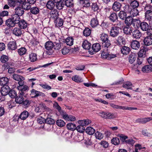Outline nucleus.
<instances>
[{"label":"nucleus","mask_w":152,"mask_h":152,"mask_svg":"<svg viewBox=\"0 0 152 152\" xmlns=\"http://www.w3.org/2000/svg\"><path fill=\"white\" fill-rule=\"evenodd\" d=\"M20 20V18L19 16L15 14H12L6 20L5 24L9 27H12L19 23Z\"/></svg>","instance_id":"nucleus-1"},{"label":"nucleus","mask_w":152,"mask_h":152,"mask_svg":"<svg viewBox=\"0 0 152 152\" xmlns=\"http://www.w3.org/2000/svg\"><path fill=\"white\" fill-rule=\"evenodd\" d=\"M100 38L102 47L107 48L110 46V41L109 39V36L107 34L102 33L100 35Z\"/></svg>","instance_id":"nucleus-2"},{"label":"nucleus","mask_w":152,"mask_h":152,"mask_svg":"<svg viewBox=\"0 0 152 152\" xmlns=\"http://www.w3.org/2000/svg\"><path fill=\"white\" fill-rule=\"evenodd\" d=\"M54 44L50 41H48L45 43V48L47 50L46 53L48 55H50L53 53V48Z\"/></svg>","instance_id":"nucleus-3"},{"label":"nucleus","mask_w":152,"mask_h":152,"mask_svg":"<svg viewBox=\"0 0 152 152\" xmlns=\"http://www.w3.org/2000/svg\"><path fill=\"white\" fill-rule=\"evenodd\" d=\"M99 115L103 118L107 119H112L116 117L115 115L113 113L104 112H99Z\"/></svg>","instance_id":"nucleus-4"},{"label":"nucleus","mask_w":152,"mask_h":152,"mask_svg":"<svg viewBox=\"0 0 152 152\" xmlns=\"http://www.w3.org/2000/svg\"><path fill=\"white\" fill-rule=\"evenodd\" d=\"M120 27L118 26H113L111 28L110 31V35L113 37H117L120 33Z\"/></svg>","instance_id":"nucleus-5"},{"label":"nucleus","mask_w":152,"mask_h":152,"mask_svg":"<svg viewBox=\"0 0 152 152\" xmlns=\"http://www.w3.org/2000/svg\"><path fill=\"white\" fill-rule=\"evenodd\" d=\"M115 43L117 45L121 47L125 44V40L122 36H119L115 39Z\"/></svg>","instance_id":"nucleus-6"},{"label":"nucleus","mask_w":152,"mask_h":152,"mask_svg":"<svg viewBox=\"0 0 152 152\" xmlns=\"http://www.w3.org/2000/svg\"><path fill=\"white\" fill-rule=\"evenodd\" d=\"M30 95H32L31 97L32 98H36L39 96H45L44 93L33 89H32L31 91Z\"/></svg>","instance_id":"nucleus-7"},{"label":"nucleus","mask_w":152,"mask_h":152,"mask_svg":"<svg viewBox=\"0 0 152 152\" xmlns=\"http://www.w3.org/2000/svg\"><path fill=\"white\" fill-rule=\"evenodd\" d=\"M152 120V118H137L135 121L136 123L144 124L151 121Z\"/></svg>","instance_id":"nucleus-8"},{"label":"nucleus","mask_w":152,"mask_h":152,"mask_svg":"<svg viewBox=\"0 0 152 152\" xmlns=\"http://www.w3.org/2000/svg\"><path fill=\"white\" fill-rule=\"evenodd\" d=\"M17 88L19 90V94L21 95H24L25 94V92L28 90V87L26 85H24L21 86H18Z\"/></svg>","instance_id":"nucleus-9"},{"label":"nucleus","mask_w":152,"mask_h":152,"mask_svg":"<svg viewBox=\"0 0 152 152\" xmlns=\"http://www.w3.org/2000/svg\"><path fill=\"white\" fill-rule=\"evenodd\" d=\"M8 48L9 50H13L17 48V46L15 41H10L7 44Z\"/></svg>","instance_id":"nucleus-10"},{"label":"nucleus","mask_w":152,"mask_h":152,"mask_svg":"<svg viewBox=\"0 0 152 152\" xmlns=\"http://www.w3.org/2000/svg\"><path fill=\"white\" fill-rule=\"evenodd\" d=\"M61 116L64 119L71 121H74L76 119L75 117L71 115H68L65 112L63 114H62Z\"/></svg>","instance_id":"nucleus-11"},{"label":"nucleus","mask_w":152,"mask_h":152,"mask_svg":"<svg viewBox=\"0 0 152 152\" xmlns=\"http://www.w3.org/2000/svg\"><path fill=\"white\" fill-rule=\"evenodd\" d=\"M144 45L145 46H149L152 45V38L151 37H146L143 40Z\"/></svg>","instance_id":"nucleus-12"},{"label":"nucleus","mask_w":152,"mask_h":152,"mask_svg":"<svg viewBox=\"0 0 152 152\" xmlns=\"http://www.w3.org/2000/svg\"><path fill=\"white\" fill-rule=\"evenodd\" d=\"M121 6V4L120 2L115 1L113 4L112 8L113 11L117 12L120 10Z\"/></svg>","instance_id":"nucleus-13"},{"label":"nucleus","mask_w":152,"mask_h":152,"mask_svg":"<svg viewBox=\"0 0 152 152\" xmlns=\"http://www.w3.org/2000/svg\"><path fill=\"white\" fill-rule=\"evenodd\" d=\"M47 9L51 10L54 9L55 6V2L52 0H49L47 2L45 3Z\"/></svg>","instance_id":"nucleus-14"},{"label":"nucleus","mask_w":152,"mask_h":152,"mask_svg":"<svg viewBox=\"0 0 152 152\" xmlns=\"http://www.w3.org/2000/svg\"><path fill=\"white\" fill-rule=\"evenodd\" d=\"M10 88L8 86H2L0 90L1 94L4 96H6L8 94Z\"/></svg>","instance_id":"nucleus-15"},{"label":"nucleus","mask_w":152,"mask_h":152,"mask_svg":"<svg viewBox=\"0 0 152 152\" xmlns=\"http://www.w3.org/2000/svg\"><path fill=\"white\" fill-rule=\"evenodd\" d=\"M132 37L136 39H140L142 33L137 29L134 30L132 32Z\"/></svg>","instance_id":"nucleus-16"},{"label":"nucleus","mask_w":152,"mask_h":152,"mask_svg":"<svg viewBox=\"0 0 152 152\" xmlns=\"http://www.w3.org/2000/svg\"><path fill=\"white\" fill-rule=\"evenodd\" d=\"M145 20L148 21L150 25V23L152 22V11L145 12Z\"/></svg>","instance_id":"nucleus-17"},{"label":"nucleus","mask_w":152,"mask_h":152,"mask_svg":"<svg viewBox=\"0 0 152 152\" xmlns=\"http://www.w3.org/2000/svg\"><path fill=\"white\" fill-rule=\"evenodd\" d=\"M29 115V113L28 111L26 110H24L21 113L18 119L20 118L23 120H25L28 117Z\"/></svg>","instance_id":"nucleus-18"},{"label":"nucleus","mask_w":152,"mask_h":152,"mask_svg":"<svg viewBox=\"0 0 152 152\" xmlns=\"http://www.w3.org/2000/svg\"><path fill=\"white\" fill-rule=\"evenodd\" d=\"M140 27L141 30L144 31H147L149 28L148 24L145 21L141 22Z\"/></svg>","instance_id":"nucleus-19"},{"label":"nucleus","mask_w":152,"mask_h":152,"mask_svg":"<svg viewBox=\"0 0 152 152\" xmlns=\"http://www.w3.org/2000/svg\"><path fill=\"white\" fill-rule=\"evenodd\" d=\"M131 46L133 49L138 50L140 47V43L137 40H133L131 42Z\"/></svg>","instance_id":"nucleus-20"},{"label":"nucleus","mask_w":152,"mask_h":152,"mask_svg":"<svg viewBox=\"0 0 152 152\" xmlns=\"http://www.w3.org/2000/svg\"><path fill=\"white\" fill-rule=\"evenodd\" d=\"M56 19L54 20L56 26L57 27H60L62 26L63 25L64 23L63 19L59 17H58Z\"/></svg>","instance_id":"nucleus-21"},{"label":"nucleus","mask_w":152,"mask_h":152,"mask_svg":"<svg viewBox=\"0 0 152 152\" xmlns=\"http://www.w3.org/2000/svg\"><path fill=\"white\" fill-rule=\"evenodd\" d=\"M49 15L51 18L54 19L58 18L59 15L58 10L56 9L51 10L49 12Z\"/></svg>","instance_id":"nucleus-22"},{"label":"nucleus","mask_w":152,"mask_h":152,"mask_svg":"<svg viewBox=\"0 0 152 152\" xmlns=\"http://www.w3.org/2000/svg\"><path fill=\"white\" fill-rule=\"evenodd\" d=\"M147 50V49L145 47V46L141 47L140 50L138 54V57L142 58L145 57V56L146 51Z\"/></svg>","instance_id":"nucleus-23"},{"label":"nucleus","mask_w":152,"mask_h":152,"mask_svg":"<svg viewBox=\"0 0 152 152\" xmlns=\"http://www.w3.org/2000/svg\"><path fill=\"white\" fill-rule=\"evenodd\" d=\"M109 20L113 23L116 22L118 19L117 14L114 12L110 13V15L108 17Z\"/></svg>","instance_id":"nucleus-24"},{"label":"nucleus","mask_w":152,"mask_h":152,"mask_svg":"<svg viewBox=\"0 0 152 152\" xmlns=\"http://www.w3.org/2000/svg\"><path fill=\"white\" fill-rule=\"evenodd\" d=\"M99 24V21L96 17L92 18L90 21V25L93 28L97 26Z\"/></svg>","instance_id":"nucleus-25"},{"label":"nucleus","mask_w":152,"mask_h":152,"mask_svg":"<svg viewBox=\"0 0 152 152\" xmlns=\"http://www.w3.org/2000/svg\"><path fill=\"white\" fill-rule=\"evenodd\" d=\"M93 52L96 53L99 51L101 48V46L99 43H96L93 44L91 47Z\"/></svg>","instance_id":"nucleus-26"},{"label":"nucleus","mask_w":152,"mask_h":152,"mask_svg":"<svg viewBox=\"0 0 152 152\" xmlns=\"http://www.w3.org/2000/svg\"><path fill=\"white\" fill-rule=\"evenodd\" d=\"M19 95L16 96L15 98V101L16 103L21 104L24 100V99L23 96L24 95H21L19 93Z\"/></svg>","instance_id":"nucleus-27"},{"label":"nucleus","mask_w":152,"mask_h":152,"mask_svg":"<svg viewBox=\"0 0 152 152\" xmlns=\"http://www.w3.org/2000/svg\"><path fill=\"white\" fill-rule=\"evenodd\" d=\"M80 4L83 7L86 8L90 7V1L89 0H83L80 1Z\"/></svg>","instance_id":"nucleus-28"},{"label":"nucleus","mask_w":152,"mask_h":152,"mask_svg":"<svg viewBox=\"0 0 152 152\" xmlns=\"http://www.w3.org/2000/svg\"><path fill=\"white\" fill-rule=\"evenodd\" d=\"M64 2V5L67 7H73L74 5L73 0H61Z\"/></svg>","instance_id":"nucleus-29"},{"label":"nucleus","mask_w":152,"mask_h":152,"mask_svg":"<svg viewBox=\"0 0 152 152\" xmlns=\"http://www.w3.org/2000/svg\"><path fill=\"white\" fill-rule=\"evenodd\" d=\"M142 71L144 73H148L152 71V66L147 65L144 66L142 69Z\"/></svg>","instance_id":"nucleus-30"},{"label":"nucleus","mask_w":152,"mask_h":152,"mask_svg":"<svg viewBox=\"0 0 152 152\" xmlns=\"http://www.w3.org/2000/svg\"><path fill=\"white\" fill-rule=\"evenodd\" d=\"M22 30L20 28H15L12 31L13 34L17 36H20L22 34Z\"/></svg>","instance_id":"nucleus-31"},{"label":"nucleus","mask_w":152,"mask_h":152,"mask_svg":"<svg viewBox=\"0 0 152 152\" xmlns=\"http://www.w3.org/2000/svg\"><path fill=\"white\" fill-rule=\"evenodd\" d=\"M82 47L85 49L89 50L91 48V44L87 40H85L83 42Z\"/></svg>","instance_id":"nucleus-32"},{"label":"nucleus","mask_w":152,"mask_h":152,"mask_svg":"<svg viewBox=\"0 0 152 152\" xmlns=\"http://www.w3.org/2000/svg\"><path fill=\"white\" fill-rule=\"evenodd\" d=\"M8 79L6 77H0V85L5 86L9 82Z\"/></svg>","instance_id":"nucleus-33"},{"label":"nucleus","mask_w":152,"mask_h":152,"mask_svg":"<svg viewBox=\"0 0 152 152\" xmlns=\"http://www.w3.org/2000/svg\"><path fill=\"white\" fill-rule=\"evenodd\" d=\"M118 15L119 18L122 20H125L127 17V14L123 10L120 11Z\"/></svg>","instance_id":"nucleus-34"},{"label":"nucleus","mask_w":152,"mask_h":152,"mask_svg":"<svg viewBox=\"0 0 152 152\" xmlns=\"http://www.w3.org/2000/svg\"><path fill=\"white\" fill-rule=\"evenodd\" d=\"M134 20L132 16H128L125 20V23L127 26H131L132 25Z\"/></svg>","instance_id":"nucleus-35"},{"label":"nucleus","mask_w":152,"mask_h":152,"mask_svg":"<svg viewBox=\"0 0 152 152\" xmlns=\"http://www.w3.org/2000/svg\"><path fill=\"white\" fill-rule=\"evenodd\" d=\"M121 53L124 55H128L130 51L129 47L126 46H123L121 49Z\"/></svg>","instance_id":"nucleus-36"},{"label":"nucleus","mask_w":152,"mask_h":152,"mask_svg":"<svg viewBox=\"0 0 152 152\" xmlns=\"http://www.w3.org/2000/svg\"><path fill=\"white\" fill-rule=\"evenodd\" d=\"M18 24V26L21 29H25L27 27V23L23 20H20Z\"/></svg>","instance_id":"nucleus-37"},{"label":"nucleus","mask_w":152,"mask_h":152,"mask_svg":"<svg viewBox=\"0 0 152 152\" xmlns=\"http://www.w3.org/2000/svg\"><path fill=\"white\" fill-rule=\"evenodd\" d=\"M24 11L23 8L18 7L15 9V14H17L18 16H22L24 13Z\"/></svg>","instance_id":"nucleus-38"},{"label":"nucleus","mask_w":152,"mask_h":152,"mask_svg":"<svg viewBox=\"0 0 152 152\" xmlns=\"http://www.w3.org/2000/svg\"><path fill=\"white\" fill-rule=\"evenodd\" d=\"M91 30L88 27H86L83 32V35L86 37H89L91 34Z\"/></svg>","instance_id":"nucleus-39"},{"label":"nucleus","mask_w":152,"mask_h":152,"mask_svg":"<svg viewBox=\"0 0 152 152\" xmlns=\"http://www.w3.org/2000/svg\"><path fill=\"white\" fill-rule=\"evenodd\" d=\"M124 33L126 34H130L132 32V30L129 26H126L123 28Z\"/></svg>","instance_id":"nucleus-40"},{"label":"nucleus","mask_w":152,"mask_h":152,"mask_svg":"<svg viewBox=\"0 0 152 152\" xmlns=\"http://www.w3.org/2000/svg\"><path fill=\"white\" fill-rule=\"evenodd\" d=\"M141 21L139 19H134L132 25L135 28L140 26Z\"/></svg>","instance_id":"nucleus-41"},{"label":"nucleus","mask_w":152,"mask_h":152,"mask_svg":"<svg viewBox=\"0 0 152 152\" xmlns=\"http://www.w3.org/2000/svg\"><path fill=\"white\" fill-rule=\"evenodd\" d=\"M130 5L132 8L137 9L139 6V2L137 0H134L131 2Z\"/></svg>","instance_id":"nucleus-42"},{"label":"nucleus","mask_w":152,"mask_h":152,"mask_svg":"<svg viewBox=\"0 0 152 152\" xmlns=\"http://www.w3.org/2000/svg\"><path fill=\"white\" fill-rule=\"evenodd\" d=\"M132 83L129 81L125 82L123 85V87L126 88L127 89H132Z\"/></svg>","instance_id":"nucleus-43"},{"label":"nucleus","mask_w":152,"mask_h":152,"mask_svg":"<svg viewBox=\"0 0 152 152\" xmlns=\"http://www.w3.org/2000/svg\"><path fill=\"white\" fill-rule=\"evenodd\" d=\"M73 41L74 39L72 37H69L66 39L65 42L67 45L70 46L73 45Z\"/></svg>","instance_id":"nucleus-44"},{"label":"nucleus","mask_w":152,"mask_h":152,"mask_svg":"<svg viewBox=\"0 0 152 152\" xmlns=\"http://www.w3.org/2000/svg\"><path fill=\"white\" fill-rule=\"evenodd\" d=\"M37 55L34 53H31L29 55V60L31 62H34L37 60Z\"/></svg>","instance_id":"nucleus-45"},{"label":"nucleus","mask_w":152,"mask_h":152,"mask_svg":"<svg viewBox=\"0 0 152 152\" xmlns=\"http://www.w3.org/2000/svg\"><path fill=\"white\" fill-rule=\"evenodd\" d=\"M18 1L14 0H9L8 1V5L10 7L14 8L18 5Z\"/></svg>","instance_id":"nucleus-46"},{"label":"nucleus","mask_w":152,"mask_h":152,"mask_svg":"<svg viewBox=\"0 0 152 152\" xmlns=\"http://www.w3.org/2000/svg\"><path fill=\"white\" fill-rule=\"evenodd\" d=\"M61 0L59 1H58L55 4L56 8L59 10L62 9L64 6V4Z\"/></svg>","instance_id":"nucleus-47"},{"label":"nucleus","mask_w":152,"mask_h":152,"mask_svg":"<svg viewBox=\"0 0 152 152\" xmlns=\"http://www.w3.org/2000/svg\"><path fill=\"white\" fill-rule=\"evenodd\" d=\"M18 54L20 56L26 54L27 49L25 47H21L18 49Z\"/></svg>","instance_id":"nucleus-48"},{"label":"nucleus","mask_w":152,"mask_h":152,"mask_svg":"<svg viewBox=\"0 0 152 152\" xmlns=\"http://www.w3.org/2000/svg\"><path fill=\"white\" fill-rule=\"evenodd\" d=\"M118 109H120L123 110H136L137 109V107H128L118 105Z\"/></svg>","instance_id":"nucleus-49"},{"label":"nucleus","mask_w":152,"mask_h":152,"mask_svg":"<svg viewBox=\"0 0 152 152\" xmlns=\"http://www.w3.org/2000/svg\"><path fill=\"white\" fill-rule=\"evenodd\" d=\"M66 127L68 129L72 131H74L76 129L75 124L72 123L68 124L66 125Z\"/></svg>","instance_id":"nucleus-50"},{"label":"nucleus","mask_w":152,"mask_h":152,"mask_svg":"<svg viewBox=\"0 0 152 152\" xmlns=\"http://www.w3.org/2000/svg\"><path fill=\"white\" fill-rule=\"evenodd\" d=\"M8 94L12 98H14L17 96L16 92L13 89L10 90V89Z\"/></svg>","instance_id":"nucleus-51"},{"label":"nucleus","mask_w":152,"mask_h":152,"mask_svg":"<svg viewBox=\"0 0 152 152\" xmlns=\"http://www.w3.org/2000/svg\"><path fill=\"white\" fill-rule=\"evenodd\" d=\"M91 121L88 119H86L83 120H80L79 121V123L81 125L84 126L87 125L91 123Z\"/></svg>","instance_id":"nucleus-52"},{"label":"nucleus","mask_w":152,"mask_h":152,"mask_svg":"<svg viewBox=\"0 0 152 152\" xmlns=\"http://www.w3.org/2000/svg\"><path fill=\"white\" fill-rule=\"evenodd\" d=\"M86 132L88 134L92 135L95 132V130L91 127H88L86 129Z\"/></svg>","instance_id":"nucleus-53"},{"label":"nucleus","mask_w":152,"mask_h":152,"mask_svg":"<svg viewBox=\"0 0 152 152\" xmlns=\"http://www.w3.org/2000/svg\"><path fill=\"white\" fill-rule=\"evenodd\" d=\"M12 77L14 80L18 81L20 80H24L25 79L22 76L15 74L13 75Z\"/></svg>","instance_id":"nucleus-54"},{"label":"nucleus","mask_w":152,"mask_h":152,"mask_svg":"<svg viewBox=\"0 0 152 152\" xmlns=\"http://www.w3.org/2000/svg\"><path fill=\"white\" fill-rule=\"evenodd\" d=\"M132 17H135L139 15V11L137 9L132 8L130 13Z\"/></svg>","instance_id":"nucleus-55"},{"label":"nucleus","mask_w":152,"mask_h":152,"mask_svg":"<svg viewBox=\"0 0 152 152\" xmlns=\"http://www.w3.org/2000/svg\"><path fill=\"white\" fill-rule=\"evenodd\" d=\"M31 101L29 100L28 99H26L23 101V102L22 103L23 105L25 108H27L30 106L31 103Z\"/></svg>","instance_id":"nucleus-56"},{"label":"nucleus","mask_w":152,"mask_h":152,"mask_svg":"<svg viewBox=\"0 0 152 152\" xmlns=\"http://www.w3.org/2000/svg\"><path fill=\"white\" fill-rule=\"evenodd\" d=\"M30 11L31 13L34 15H36L39 13V10L37 7H34L30 9Z\"/></svg>","instance_id":"nucleus-57"},{"label":"nucleus","mask_w":152,"mask_h":152,"mask_svg":"<svg viewBox=\"0 0 152 152\" xmlns=\"http://www.w3.org/2000/svg\"><path fill=\"white\" fill-rule=\"evenodd\" d=\"M72 80L77 83H80L83 81L82 79L80 76L75 75L72 78Z\"/></svg>","instance_id":"nucleus-58"},{"label":"nucleus","mask_w":152,"mask_h":152,"mask_svg":"<svg viewBox=\"0 0 152 152\" xmlns=\"http://www.w3.org/2000/svg\"><path fill=\"white\" fill-rule=\"evenodd\" d=\"M30 4L28 2H25L22 4V7L23 8L26 10H30L31 8V6L30 5Z\"/></svg>","instance_id":"nucleus-59"},{"label":"nucleus","mask_w":152,"mask_h":152,"mask_svg":"<svg viewBox=\"0 0 152 152\" xmlns=\"http://www.w3.org/2000/svg\"><path fill=\"white\" fill-rule=\"evenodd\" d=\"M132 7L128 5H126L123 7V11H125L126 13H130L132 9Z\"/></svg>","instance_id":"nucleus-60"},{"label":"nucleus","mask_w":152,"mask_h":152,"mask_svg":"<svg viewBox=\"0 0 152 152\" xmlns=\"http://www.w3.org/2000/svg\"><path fill=\"white\" fill-rule=\"evenodd\" d=\"M136 60V56L134 54H130L129 57V62L131 63L132 64Z\"/></svg>","instance_id":"nucleus-61"},{"label":"nucleus","mask_w":152,"mask_h":152,"mask_svg":"<svg viewBox=\"0 0 152 152\" xmlns=\"http://www.w3.org/2000/svg\"><path fill=\"white\" fill-rule=\"evenodd\" d=\"M95 136L96 138L99 140L102 139L104 137L103 134L98 131H97L95 133Z\"/></svg>","instance_id":"nucleus-62"},{"label":"nucleus","mask_w":152,"mask_h":152,"mask_svg":"<svg viewBox=\"0 0 152 152\" xmlns=\"http://www.w3.org/2000/svg\"><path fill=\"white\" fill-rule=\"evenodd\" d=\"M56 124L58 126L62 127L65 125L66 124L63 120L58 119L57 120Z\"/></svg>","instance_id":"nucleus-63"},{"label":"nucleus","mask_w":152,"mask_h":152,"mask_svg":"<svg viewBox=\"0 0 152 152\" xmlns=\"http://www.w3.org/2000/svg\"><path fill=\"white\" fill-rule=\"evenodd\" d=\"M145 12L152 11V6L150 4H146L144 7Z\"/></svg>","instance_id":"nucleus-64"}]
</instances>
